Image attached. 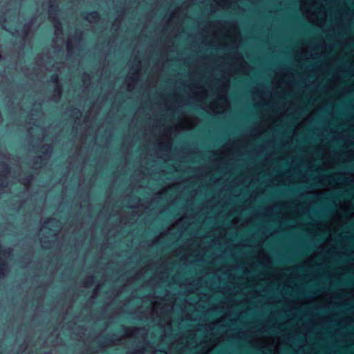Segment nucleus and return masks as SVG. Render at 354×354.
Wrapping results in <instances>:
<instances>
[{
    "mask_svg": "<svg viewBox=\"0 0 354 354\" xmlns=\"http://www.w3.org/2000/svg\"><path fill=\"white\" fill-rule=\"evenodd\" d=\"M239 198V263L237 268L239 272V310L238 313V340H239V354H243V195H238Z\"/></svg>",
    "mask_w": 354,
    "mask_h": 354,
    "instance_id": "f257e3e1",
    "label": "nucleus"
},
{
    "mask_svg": "<svg viewBox=\"0 0 354 354\" xmlns=\"http://www.w3.org/2000/svg\"><path fill=\"white\" fill-rule=\"evenodd\" d=\"M147 328L144 326L134 327L133 329H128L122 326L120 331L106 335L99 334L95 338L97 341V346L100 350L105 349L108 346L117 345L118 342L124 339L125 335H147Z\"/></svg>",
    "mask_w": 354,
    "mask_h": 354,
    "instance_id": "f03ea898",
    "label": "nucleus"
},
{
    "mask_svg": "<svg viewBox=\"0 0 354 354\" xmlns=\"http://www.w3.org/2000/svg\"><path fill=\"white\" fill-rule=\"evenodd\" d=\"M32 149L30 151L35 152V149H42L41 153L39 156H35L32 159V167L35 169L41 168L42 166L47 164L53 153V146L52 144H42L37 143L32 145Z\"/></svg>",
    "mask_w": 354,
    "mask_h": 354,
    "instance_id": "7ed1b4c3",
    "label": "nucleus"
},
{
    "mask_svg": "<svg viewBox=\"0 0 354 354\" xmlns=\"http://www.w3.org/2000/svg\"><path fill=\"white\" fill-rule=\"evenodd\" d=\"M36 21L37 16L33 15L23 25L21 30L15 29L13 31H10V28L4 24L2 25V28L10 32L13 37H20L21 39H28V36L31 33V28Z\"/></svg>",
    "mask_w": 354,
    "mask_h": 354,
    "instance_id": "20e7f679",
    "label": "nucleus"
},
{
    "mask_svg": "<svg viewBox=\"0 0 354 354\" xmlns=\"http://www.w3.org/2000/svg\"><path fill=\"white\" fill-rule=\"evenodd\" d=\"M140 67L141 62L139 59H138V63L136 65H131V69L134 70L135 72L129 75H127L124 80L130 90L133 89L135 86L141 81V75L140 73Z\"/></svg>",
    "mask_w": 354,
    "mask_h": 354,
    "instance_id": "39448f33",
    "label": "nucleus"
},
{
    "mask_svg": "<svg viewBox=\"0 0 354 354\" xmlns=\"http://www.w3.org/2000/svg\"><path fill=\"white\" fill-rule=\"evenodd\" d=\"M230 270L225 269L222 270L221 274L218 275L216 272L214 273L213 277L209 279L207 283L210 284L212 287L216 288L220 292H223L227 290V286H218V283L221 281L227 279L230 277Z\"/></svg>",
    "mask_w": 354,
    "mask_h": 354,
    "instance_id": "423d86ee",
    "label": "nucleus"
},
{
    "mask_svg": "<svg viewBox=\"0 0 354 354\" xmlns=\"http://www.w3.org/2000/svg\"><path fill=\"white\" fill-rule=\"evenodd\" d=\"M11 172V167L6 162H0V189L6 188L8 186V182L6 180V176Z\"/></svg>",
    "mask_w": 354,
    "mask_h": 354,
    "instance_id": "0eeeda50",
    "label": "nucleus"
},
{
    "mask_svg": "<svg viewBox=\"0 0 354 354\" xmlns=\"http://www.w3.org/2000/svg\"><path fill=\"white\" fill-rule=\"evenodd\" d=\"M48 14L49 19L59 17V8L58 0H49L48 3Z\"/></svg>",
    "mask_w": 354,
    "mask_h": 354,
    "instance_id": "6e6552de",
    "label": "nucleus"
},
{
    "mask_svg": "<svg viewBox=\"0 0 354 354\" xmlns=\"http://www.w3.org/2000/svg\"><path fill=\"white\" fill-rule=\"evenodd\" d=\"M125 200L127 202L128 207L130 209H137L140 207L141 199L136 195H128Z\"/></svg>",
    "mask_w": 354,
    "mask_h": 354,
    "instance_id": "1a4fd4ad",
    "label": "nucleus"
},
{
    "mask_svg": "<svg viewBox=\"0 0 354 354\" xmlns=\"http://www.w3.org/2000/svg\"><path fill=\"white\" fill-rule=\"evenodd\" d=\"M40 225L41 228L47 229L48 225H51L59 230L61 228V222L59 219L55 218H47L44 220L41 221Z\"/></svg>",
    "mask_w": 354,
    "mask_h": 354,
    "instance_id": "9d476101",
    "label": "nucleus"
},
{
    "mask_svg": "<svg viewBox=\"0 0 354 354\" xmlns=\"http://www.w3.org/2000/svg\"><path fill=\"white\" fill-rule=\"evenodd\" d=\"M195 147V143L185 142L179 149H176V155L185 158L189 154L190 149Z\"/></svg>",
    "mask_w": 354,
    "mask_h": 354,
    "instance_id": "9b49d317",
    "label": "nucleus"
},
{
    "mask_svg": "<svg viewBox=\"0 0 354 354\" xmlns=\"http://www.w3.org/2000/svg\"><path fill=\"white\" fill-rule=\"evenodd\" d=\"M84 19L89 23H95L101 19V15L97 10L86 11L84 12Z\"/></svg>",
    "mask_w": 354,
    "mask_h": 354,
    "instance_id": "f8f14e48",
    "label": "nucleus"
},
{
    "mask_svg": "<svg viewBox=\"0 0 354 354\" xmlns=\"http://www.w3.org/2000/svg\"><path fill=\"white\" fill-rule=\"evenodd\" d=\"M63 95V86L57 85L54 86L53 94L50 97V100L55 103H58Z\"/></svg>",
    "mask_w": 354,
    "mask_h": 354,
    "instance_id": "ddd939ff",
    "label": "nucleus"
},
{
    "mask_svg": "<svg viewBox=\"0 0 354 354\" xmlns=\"http://www.w3.org/2000/svg\"><path fill=\"white\" fill-rule=\"evenodd\" d=\"M66 113H69V116L74 119L75 122L80 124V118L82 115V111L80 109L71 107L67 110Z\"/></svg>",
    "mask_w": 354,
    "mask_h": 354,
    "instance_id": "4468645a",
    "label": "nucleus"
},
{
    "mask_svg": "<svg viewBox=\"0 0 354 354\" xmlns=\"http://www.w3.org/2000/svg\"><path fill=\"white\" fill-rule=\"evenodd\" d=\"M53 24L55 28V35L58 37L60 35H63V26L62 23L59 19V17H57L55 19H50Z\"/></svg>",
    "mask_w": 354,
    "mask_h": 354,
    "instance_id": "2eb2a0df",
    "label": "nucleus"
},
{
    "mask_svg": "<svg viewBox=\"0 0 354 354\" xmlns=\"http://www.w3.org/2000/svg\"><path fill=\"white\" fill-rule=\"evenodd\" d=\"M10 272V267L6 261L0 259V279L6 277Z\"/></svg>",
    "mask_w": 354,
    "mask_h": 354,
    "instance_id": "dca6fc26",
    "label": "nucleus"
},
{
    "mask_svg": "<svg viewBox=\"0 0 354 354\" xmlns=\"http://www.w3.org/2000/svg\"><path fill=\"white\" fill-rule=\"evenodd\" d=\"M73 39L75 41V46L79 50L81 49V43L84 41V33L81 30L77 29L73 36Z\"/></svg>",
    "mask_w": 354,
    "mask_h": 354,
    "instance_id": "f3484780",
    "label": "nucleus"
},
{
    "mask_svg": "<svg viewBox=\"0 0 354 354\" xmlns=\"http://www.w3.org/2000/svg\"><path fill=\"white\" fill-rule=\"evenodd\" d=\"M205 44L211 46V48L219 52L224 53L229 49V45L225 43L214 44L212 42H206Z\"/></svg>",
    "mask_w": 354,
    "mask_h": 354,
    "instance_id": "a211bd4d",
    "label": "nucleus"
},
{
    "mask_svg": "<svg viewBox=\"0 0 354 354\" xmlns=\"http://www.w3.org/2000/svg\"><path fill=\"white\" fill-rule=\"evenodd\" d=\"M156 148L157 151L158 152H168L171 150V142H158L156 144Z\"/></svg>",
    "mask_w": 354,
    "mask_h": 354,
    "instance_id": "6ab92c4d",
    "label": "nucleus"
},
{
    "mask_svg": "<svg viewBox=\"0 0 354 354\" xmlns=\"http://www.w3.org/2000/svg\"><path fill=\"white\" fill-rule=\"evenodd\" d=\"M203 100V93L201 92H195L194 94L187 99L190 104H194L198 102H202Z\"/></svg>",
    "mask_w": 354,
    "mask_h": 354,
    "instance_id": "aec40b11",
    "label": "nucleus"
},
{
    "mask_svg": "<svg viewBox=\"0 0 354 354\" xmlns=\"http://www.w3.org/2000/svg\"><path fill=\"white\" fill-rule=\"evenodd\" d=\"M216 324L213 322L208 324H200L197 328L198 331H204L206 333H212L216 327Z\"/></svg>",
    "mask_w": 354,
    "mask_h": 354,
    "instance_id": "412c9836",
    "label": "nucleus"
},
{
    "mask_svg": "<svg viewBox=\"0 0 354 354\" xmlns=\"http://www.w3.org/2000/svg\"><path fill=\"white\" fill-rule=\"evenodd\" d=\"M96 282V277L93 274L88 275L83 281L82 286L84 288H90Z\"/></svg>",
    "mask_w": 354,
    "mask_h": 354,
    "instance_id": "4be33fe9",
    "label": "nucleus"
},
{
    "mask_svg": "<svg viewBox=\"0 0 354 354\" xmlns=\"http://www.w3.org/2000/svg\"><path fill=\"white\" fill-rule=\"evenodd\" d=\"M35 177L32 174L26 176L20 179V183L24 186L28 187L33 183Z\"/></svg>",
    "mask_w": 354,
    "mask_h": 354,
    "instance_id": "5701e85b",
    "label": "nucleus"
},
{
    "mask_svg": "<svg viewBox=\"0 0 354 354\" xmlns=\"http://www.w3.org/2000/svg\"><path fill=\"white\" fill-rule=\"evenodd\" d=\"M183 106L182 104H178L177 106H167L166 107V112L169 115H174L176 113L180 112V109Z\"/></svg>",
    "mask_w": 354,
    "mask_h": 354,
    "instance_id": "b1692460",
    "label": "nucleus"
},
{
    "mask_svg": "<svg viewBox=\"0 0 354 354\" xmlns=\"http://www.w3.org/2000/svg\"><path fill=\"white\" fill-rule=\"evenodd\" d=\"M204 32L205 29L203 28H199L198 32L195 35L190 34L189 35V37L192 39H201L203 41H204Z\"/></svg>",
    "mask_w": 354,
    "mask_h": 354,
    "instance_id": "393cba45",
    "label": "nucleus"
},
{
    "mask_svg": "<svg viewBox=\"0 0 354 354\" xmlns=\"http://www.w3.org/2000/svg\"><path fill=\"white\" fill-rule=\"evenodd\" d=\"M117 17L115 18V22H120L122 17L126 13V9L124 6H118V9L116 10Z\"/></svg>",
    "mask_w": 354,
    "mask_h": 354,
    "instance_id": "a878e982",
    "label": "nucleus"
},
{
    "mask_svg": "<svg viewBox=\"0 0 354 354\" xmlns=\"http://www.w3.org/2000/svg\"><path fill=\"white\" fill-rule=\"evenodd\" d=\"M206 171V168L204 166H199L196 167H190L189 171L192 173H195L198 176H204Z\"/></svg>",
    "mask_w": 354,
    "mask_h": 354,
    "instance_id": "bb28decb",
    "label": "nucleus"
},
{
    "mask_svg": "<svg viewBox=\"0 0 354 354\" xmlns=\"http://www.w3.org/2000/svg\"><path fill=\"white\" fill-rule=\"evenodd\" d=\"M14 250L12 248L8 247L6 248H0V255L2 254L6 257H11L13 256Z\"/></svg>",
    "mask_w": 354,
    "mask_h": 354,
    "instance_id": "cd10ccee",
    "label": "nucleus"
},
{
    "mask_svg": "<svg viewBox=\"0 0 354 354\" xmlns=\"http://www.w3.org/2000/svg\"><path fill=\"white\" fill-rule=\"evenodd\" d=\"M128 313L132 316L133 319L141 320L142 319L143 312L138 310L129 311Z\"/></svg>",
    "mask_w": 354,
    "mask_h": 354,
    "instance_id": "c85d7f7f",
    "label": "nucleus"
},
{
    "mask_svg": "<svg viewBox=\"0 0 354 354\" xmlns=\"http://www.w3.org/2000/svg\"><path fill=\"white\" fill-rule=\"evenodd\" d=\"M49 82L53 84L55 86L57 85H62L59 80V76L57 73L50 75Z\"/></svg>",
    "mask_w": 354,
    "mask_h": 354,
    "instance_id": "c756f323",
    "label": "nucleus"
},
{
    "mask_svg": "<svg viewBox=\"0 0 354 354\" xmlns=\"http://www.w3.org/2000/svg\"><path fill=\"white\" fill-rule=\"evenodd\" d=\"M201 108L202 109L206 111H208V112H209V110H211L212 111V114L214 117H219L221 115H225V112H223V111H216L214 109H211L209 106H201Z\"/></svg>",
    "mask_w": 354,
    "mask_h": 354,
    "instance_id": "7c9ffc66",
    "label": "nucleus"
},
{
    "mask_svg": "<svg viewBox=\"0 0 354 354\" xmlns=\"http://www.w3.org/2000/svg\"><path fill=\"white\" fill-rule=\"evenodd\" d=\"M66 49L68 52V57H71L74 53V48L71 40H68L66 42Z\"/></svg>",
    "mask_w": 354,
    "mask_h": 354,
    "instance_id": "2f4dec72",
    "label": "nucleus"
},
{
    "mask_svg": "<svg viewBox=\"0 0 354 354\" xmlns=\"http://www.w3.org/2000/svg\"><path fill=\"white\" fill-rule=\"evenodd\" d=\"M230 255V251L227 249H225L221 251V252L216 256L218 259H224Z\"/></svg>",
    "mask_w": 354,
    "mask_h": 354,
    "instance_id": "473e14b6",
    "label": "nucleus"
},
{
    "mask_svg": "<svg viewBox=\"0 0 354 354\" xmlns=\"http://www.w3.org/2000/svg\"><path fill=\"white\" fill-rule=\"evenodd\" d=\"M131 263H138L140 261V257L137 253H133L128 257Z\"/></svg>",
    "mask_w": 354,
    "mask_h": 354,
    "instance_id": "72a5a7b5",
    "label": "nucleus"
},
{
    "mask_svg": "<svg viewBox=\"0 0 354 354\" xmlns=\"http://www.w3.org/2000/svg\"><path fill=\"white\" fill-rule=\"evenodd\" d=\"M127 354H145V348H135L128 351Z\"/></svg>",
    "mask_w": 354,
    "mask_h": 354,
    "instance_id": "f704fd0d",
    "label": "nucleus"
},
{
    "mask_svg": "<svg viewBox=\"0 0 354 354\" xmlns=\"http://www.w3.org/2000/svg\"><path fill=\"white\" fill-rule=\"evenodd\" d=\"M100 286H97L93 290V292H92V295L91 296V298H90V301H92L93 300L95 299L99 293H100Z\"/></svg>",
    "mask_w": 354,
    "mask_h": 354,
    "instance_id": "c9c22d12",
    "label": "nucleus"
},
{
    "mask_svg": "<svg viewBox=\"0 0 354 354\" xmlns=\"http://www.w3.org/2000/svg\"><path fill=\"white\" fill-rule=\"evenodd\" d=\"M91 75L86 73V72H84L82 75V81L84 82V84H87V83H91Z\"/></svg>",
    "mask_w": 354,
    "mask_h": 354,
    "instance_id": "e433bc0d",
    "label": "nucleus"
},
{
    "mask_svg": "<svg viewBox=\"0 0 354 354\" xmlns=\"http://www.w3.org/2000/svg\"><path fill=\"white\" fill-rule=\"evenodd\" d=\"M41 242L43 248H50L51 247V242L48 240H41Z\"/></svg>",
    "mask_w": 354,
    "mask_h": 354,
    "instance_id": "4c0bfd02",
    "label": "nucleus"
},
{
    "mask_svg": "<svg viewBox=\"0 0 354 354\" xmlns=\"http://www.w3.org/2000/svg\"><path fill=\"white\" fill-rule=\"evenodd\" d=\"M84 242V239H77L74 244V248L75 249L79 248L80 245H82Z\"/></svg>",
    "mask_w": 354,
    "mask_h": 354,
    "instance_id": "58836bf2",
    "label": "nucleus"
},
{
    "mask_svg": "<svg viewBox=\"0 0 354 354\" xmlns=\"http://www.w3.org/2000/svg\"><path fill=\"white\" fill-rule=\"evenodd\" d=\"M7 106H8V109L10 110V111H13L15 109V102L12 100H10L8 102Z\"/></svg>",
    "mask_w": 354,
    "mask_h": 354,
    "instance_id": "ea45409f",
    "label": "nucleus"
},
{
    "mask_svg": "<svg viewBox=\"0 0 354 354\" xmlns=\"http://www.w3.org/2000/svg\"><path fill=\"white\" fill-rule=\"evenodd\" d=\"M19 50L23 51L25 49L27 39H21Z\"/></svg>",
    "mask_w": 354,
    "mask_h": 354,
    "instance_id": "a19ab883",
    "label": "nucleus"
},
{
    "mask_svg": "<svg viewBox=\"0 0 354 354\" xmlns=\"http://www.w3.org/2000/svg\"><path fill=\"white\" fill-rule=\"evenodd\" d=\"M211 245L215 246L217 245L218 247H223V244L218 241V239H214L211 242Z\"/></svg>",
    "mask_w": 354,
    "mask_h": 354,
    "instance_id": "79ce46f5",
    "label": "nucleus"
},
{
    "mask_svg": "<svg viewBox=\"0 0 354 354\" xmlns=\"http://www.w3.org/2000/svg\"><path fill=\"white\" fill-rule=\"evenodd\" d=\"M161 196H162V193L157 192L155 194L153 201H158L161 198Z\"/></svg>",
    "mask_w": 354,
    "mask_h": 354,
    "instance_id": "37998d69",
    "label": "nucleus"
},
{
    "mask_svg": "<svg viewBox=\"0 0 354 354\" xmlns=\"http://www.w3.org/2000/svg\"><path fill=\"white\" fill-rule=\"evenodd\" d=\"M100 215L106 217L110 216L111 214L108 212L107 210L104 211V209H101L100 212Z\"/></svg>",
    "mask_w": 354,
    "mask_h": 354,
    "instance_id": "c03bdc74",
    "label": "nucleus"
},
{
    "mask_svg": "<svg viewBox=\"0 0 354 354\" xmlns=\"http://www.w3.org/2000/svg\"><path fill=\"white\" fill-rule=\"evenodd\" d=\"M34 105H38L39 107H40L41 106V102H35ZM33 111L36 112V113H39L40 111V108H35L32 109Z\"/></svg>",
    "mask_w": 354,
    "mask_h": 354,
    "instance_id": "a18cd8bd",
    "label": "nucleus"
},
{
    "mask_svg": "<svg viewBox=\"0 0 354 354\" xmlns=\"http://www.w3.org/2000/svg\"><path fill=\"white\" fill-rule=\"evenodd\" d=\"M133 138H131V137L126 138L124 140V142L129 144V145H131L133 143Z\"/></svg>",
    "mask_w": 354,
    "mask_h": 354,
    "instance_id": "49530a36",
    "label": "nucleus"
},
{
    "mask_svg": "<svg viewBox=\"0 0 354 354\" xmlns=\"http://www.w3.org/2000/svg\"><path fill=\"white\" fill-rule=\"evenodd\" d=\"M197 284L198 283H196L194 281H186V283H185L186 286H193V287H195Z\"/></svg>",
    "mask_w": 354,
    "mask_h": 354,
    "instance_id": "de8ad7c7",
    "label": "nucleus"
},
{
    "mask_svg": "<svg viewBox=\"0 0 354 354\" xmlns=\"http://www.w3.org/2000/svg\"><path fill=\"white\" fill-rule=\"evenodd\" d=\"M172 330H173V326H172L171 323L169 322L167 324V332H169L170 333H171Z\"/></svg>",
    "mask_w": 354,
    "mask_h": 354,
    "instance_id": "09e8293b",
    "label": "nucleus"
},
{
    "mask_svg": "<svg viewBox=\"0 0 354 354\" xmlns=\"http://www.w3.org/2000/svg\"><path fill=\"white\" fill-rule=\"evenodd\" d=\"M68 204H69V202L68 201H62L61 203H60V207H68Z\"/></svg>",
    "mask_w": 354,
    "mask_h": 354,
    "instance_id": "8fccbe9b",
    "label": "nucleus"
},
{
    "mask_svg": "<svg viewBox=\"0 0 354 354\" xmlns=\"http://www.w3.org/2000/svg\"><path fill=\"white\" fill-rule=\"evenodd\" d=\"M216 8L214 6H212L210 8L209 13L213 14V13L216 12Z\"/></svg>",
    "mask_w": 354,
    "mask_h": 354,
    "instance_id": "3c124183",
    "label": "nucleus"
},
{
    "mask_svg": "<svg viewBox=\"0 0 354 354\" xmlns=\"http://www.w3.org/2000/svg\"><path fill=\"white\" fill-rule=\"evenodd\" d=\"M17 88H18L19 89H21V90H23V89H24V84H19L17 85Z\"/></svg>",
    "mask_w": 354,
    "mask_h": 354,
    "instance_id": "603ef678",
    "label": "nucleus"
},
{
    "mask_svg": "<svg viewBox=\"0 0 354 354\" xmlns=\"http://www.w3.org/2000/svg\"><path fill=\"white\" fill-rule=\"evenodd\" d=\"M209 154L211 157H214L216 155V153L214 151H209Z\"/></svg>",
    "mask_w": 354,
    "mask_h": 354,
    "instance_id": "864d4df0",
    "label": "nucleus"
},
{
    "mask_svg": "<svg viewBox=\"0 0 354 354\" xmlns=\"http://www.w3.org/2000/svg\"><path fill=\"white\" fill-rule=\"evenodd\" d=\"M142 276V272H138L136 274V278L137 279H139Z\"/></svg>",
    "mask_w": 354,
    "mask_h": 354,
    "instance_id": "5fc2aeb1",
    "label": "nucleus"
},
{
    "mask_svg": "<svg viewBox=\"0 0 354 354\" xmlns=\"http://www.w3.org/2000/svg\"><path fill=\"white\" fill-rule=\"evenodd\" d=\"M158 240H155V241H152V242L150 243V245H150V246H151V245H156V244H157V243H158Z\"/></svg>",
    "mask_w": 354,
    "mask_h": 354,
    "instance_id": "6e6d98bb",
    "label": "nucleus"
},
{
    "mask_svg": "<svg viewBox=\"0 0 354 354\" xmlns=\"http://www.w3.org/2000/svg\"><path fill=\"white\" fill-rule=\"evenodd\" d=\"M161 267L165 270L167 269V265L165 263H162Z\"/></svg>",
    "mask_w": 354,
    "mask_h": 354,
    "instance_id": "4d7b16f0",
    "label": "nucleus"
},
{
    "mask_svg": "<svg viewBox=\"0 0 354 354\" xmlns=\"http://www.w3.org/2000/svg\"><path fill=\"white\" fill-rule=\"evenodd\" d=\"M146 297H147V298H153L154 297V295L149 294V295H146Z\"/></svg>",
    "mask_w": 354,
    "mask_h": 354,
    "instance_id": "13d9d810",
    "label": "nucleus"
},
{
    "mask_svg": "<svg viewBox=\"0 0 354 354\" xmlns=\"http://www.w3.org/2000/svg\"><path fill=\"white\" fill-rule=\"evenodd\" d=\"M106 311H107V308L106 307H103L102 309V313H105Z\"/></svg>",
    "mask_w": 354,
    "mask_h": 354,
    "instance_id": "bf43d9fd",
    "label": "nucleus"
},
{
    "mask_svg": "<svg viewBox=\"0 0 354 354\" xmlns=\"http://www.w3.org/2000/svg\"><path fill=\"white\" fill-rule=\"evenodd\" d=\"M4 59H5V57L1 53H0V61L4 60Z\"/></svg>",
    "mask_w": 354,
    "mask_h": 354,
    "instance_id": "052dcab7",
    "label": "nucleus"
},
{
    "mask_svg": "<svg viewBox=\"0 0 354 354\" xmlns=\"http://www.w3.org/2000/svg\"><path fill=\"white\" fill-rule=\"evenodd\" d=\"M187 292H189V293H192L194 291H193V290L192 288H188L187 290Z\"/></svg>",
    "mask_w": 354,
    "mask_h": 354,
    "instance_id": "680f3d73",
    "label": "nucleus"
},
{
    "mask_svg": "<svg viewBox=\"0 0 354 354\" xmlns=\"http://www.w3.org/2000/svg\"><path fill=\"white\" fill-rule=\"evenodd\" d=\"M184 230H185V227H184L183 230H179L180 236L183 234Z\"/></svg>",
    "mask_w": 354,
    "mask_h": 354,
    "instance_id": "e2e57ef3",
    "label": "nucleus"
},
{
    "mask_svg": "<svg viewBox=\"0 0 354 354\" xmlns=\"http://www.w3.org/2000/svg\"><path fill=\"white\" fill-rule=\"evenodd\" d=\"M182 60H183V62L184 63H186V62H187V60H188V57L183 58V59H182Z\"/></svg>",
    "mask_w": 354,
    "mask_h": 354,
    "instance_id": "0e129e2a",
    "label": "nucleus"
},
{
    "mask_svg": "<svg viewBox=\"0 0 354 354\" xmlns=\"http://www.w3.org/2000/svg\"><path fill=\"white\" fill-rule=\"evenodd\" d=\"M201 295L204 297H208V295L206 292H202Z\"/></svg>",
    "mask_w": 354,
    "mask_h": 354,
    "instance_id": "69168bd1",
    "label": "nucleus"
},
{
    "mask_svg": "<svg viewBox=\"0 0 354 354\" xmlns=\"http://www.w3.org/2000/svg\"><path fill=\"white\" fill-rule=\"evenodd\" d=\"M44 354H52V352H51V351H45V352L44 353Z\"/></svg>",
    "mask_w": 354,
    "mask_h": 354,
    "instance_id": "338daca9",
    "label": "nucleus"
},
{
    "mask_svg": "<svg viewBox=\"0 0 354 354\" xmlns=\"http://www.w3.org/2000/svg\"><path fill=\"white\" fill-rule=\"evenodd\" d=\"M169 230L166 231L165 232L162 233V236H165L167 234Z\"/></svg>",
    "mask_w": 354,
    "mask_h": 354,
    "instance_id": "774afa93",
    "label": "nucleus"
}]
</instances>
